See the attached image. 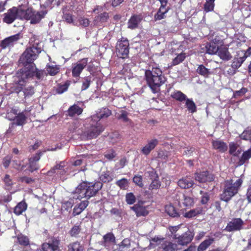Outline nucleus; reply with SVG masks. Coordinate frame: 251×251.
Listing matches in <instances>:
<instances>
[{
	"label": "nucleus",
	"mask_w": 251,
	"mask_h": 251,
	"mask_svg": "<svg viewBox=\"0 0 251 251\" xmlns=\"http://www.w3.org/2000/svg\"><path fill=\"white\" fill-rule=\"evenodd\" d=\"M145 76L148 85L153 93L156 92L166 80L162 71L158 67L146 70Z\"/></svg>",
	"instance_id": "obj_1"
},
{
	"label": "nucleus",
	"mask_w": 251,
	"mask_h": 251,
	"mask_svg": "<svg viewBox=\"0 0 251 251\" xmlns=\"http://www.w3.org/2000/svg\"><path fill=\"white\" fill-rule=\"evenodd\" d=\"M102 184L100 182L95 183L83 182L75 189L73 198L81 200L83 198L89 199L95 196L101 188Z\"/></svg>",
	"instance_id": "obj_2"
},
{
	"label": "nucleus",
	"mask_w": 251,
	"mask_h": 251,
	"mask_svg": "<svg viewBox=\"0 0 251 251\" xmlns=\"http://www.w3.org/2000/svg\"><path fill=\"white\" fill-rule=\"evenodd\" d=\"M17 75L24 81L29 78L42 81L47 76L45 71L37 68L35 64L22 68L18 71Z\"/></svg>",
	"instance_id": "obj_3"
},
{
	"label": "nucleus",
	"mask_w": 251,
	"mask_h": 251,
	"mask_svg": "<svg viewBox=\"0 0 251 251\" xmlns=\"http://www.w3.org/2000/svg\"><path fill=\"white\" fill-rule=\"evenodd\" d=\"M111 114L110 111H99L91 116L92 123L88 131L90 138H95L103 130L102 126L98 122L101 118H106Z\"/></svg>",
	"instance_id": "obj_4"
},
{
	"label": "nucleus",
	"mask_w": 251,
	"mask_h": 251,
	"mask_svg": "<svg viewBox=\"0 0 251 251\" xmlns=\"http://www.w3.org/2000/svg\"><path fill=\"white\" fill-rule=\"evenodd\" d=\"M243 183V180L238 178L236 180L229 179L225 181L224 190L221 195L222 201L227 202L236 194Z\"/></svg>",
	"instance_id": "obj_5"
},
{
	"label": "nucleus",
	"mask_w": 251,
	"mask_h": 251,
	"mask_svg": "<svg viewBox=\"0 0 251 251\" xmlns=\"http://www.w3.org/2000/svg\"><path fill=\"white\" fill-rule=\"evenodd\" d=\"M42 51L41 48L32 46L27 48L21 56L19 62L23 65V67L28 66L29 65H33V62L35 60L40 53Z\"/></svg>",
	"instance_id": "obj_6"
},
{
	"label": "nucleus",
	"mask_w": 251,
	"mask_h": 251,
	"mask_svg": "<svg viewBox=\"0 0 251 251\" xmlns=\"http://www.w3.org/2000/svg\"><path fill=\"white\" fill-rule=\"evenodd\" d=\"M3 15V22L9 25L16 19L23 20L24 9L21 6H13L9 9Z\"/></svg>",
	"instance_id": "obj_7"
},
{
	"label": "nucleus",
	"mask_w": 251,
	"mask_h": 251,
	"mask_svg": "<svg viewBox=\"0 0 251 251\" xmlns=\"http://www.w3.org/2000/svg\"><path fill=\"white\" fill-rule=\"evenodd\" d=\"M47 10L37 11L31 7L24 9L23 20H30V24H36L40 22L47 14Z\"/></svg>",
	"instance_id": "obj_8"
},
{
	"label": "nucleus",
	"mask_w": 251,
	"mask_h": 251,
	"mask_svg": "<svg viewBox=\"0 0 251 251\" xmlns=\"http://www.w3.org/2000/svg\"><path fill=\"white\" fill-rule=\"evenodd\" d=\"M129 43L128 40L124 37L119 39L116 45V53L120 58L125 59L128 57Z\"/></svg>",
	"instance_id": "obj_9"
},
{
	"label": "nucleus",
	"mask_w": 251,
	"mask_h": 251,
	"mask_svg": "<svg viewBox=\"0 0 251 251\" xmlns=\"http://www.w3.org/2000/svg\"><path fill=\"white\" fill-rule=\"evenodd\" d=\"M88 58H83L73 65L72 70V76L74 77H79L83 69L87 66Z\"/></svg>",
	"instance_id": "obj_10"
},
{
	"label": "nucleus",
	"mask_w": 251,
	"mask_h": 251,
	"mask_svg": "<svg viewBox=\"0 0 251 251\" xmlns=\"http://www.w3.org/2000/svg\"><path fill=\"white\" fill-rule=\"evenodd\" d=\"M20 38L19 33L5 38L0 42V47L2 49L12 48L17 43Z\"/></svg>",
	"instance_id": "obj_11"
},
{
	"label": "nucleus",
	"mask_w": 251,
	"mask_h": 251,
	"mask_svg": "<svg viewBox=\"0 0 251 251\" xmlns=\"http://www.w3.org/2000/svg\"><path fill=\"white\" fill-rule=\"evenodd\" d=\"M187 231H185L184 233L182 234L181 235H178L176 238V241L179 245L184 246L186 245L191 242L192 240L194 233L188 229ZM182 231H184V230Z\"/></svg>",
	"instance_id": "obj_12"
},
{
	"label": "nucleus",
	"mask_w": 251,
	"mask_h": 251,
	"mask_svg": "<svg viewBox=\"0 0 251 251\" xmlns=\"http://www.w3.org/2000/svg\"><path fill=\"white\" fill-rule=\"evenodd\" d=\"M244 225L243 221L240 218H235L229 222L225 230L228 232L240 230L243 228Z\"/></svg>",
	"instance_id": "obj_13"
},
{
	"label": "nucleus",
	"mask_w": 251,
	"mask_h": 251,
	"mask_svg": "<svg viewBox=\"0 0 251 251\" xmlns=\"http://www.w3.org/2000/svg\"><path fill=\"white\" fill-rule=\"evenodd\" d=\"M196 180L200 183H205L214 180V177L213 175L208 172L197 173L195 175Z\"/></svg>",
	"instance_id": "obj_14"
},
{
	"label": "nucleus",
	"mask_w": 251,
	"mask_h": 251,
	"mask_svg": "<svg viewBox=\"0 0 251 251\" xmlns=\"http://www.w3.org/2000/svg\"><path fill=\"white\" fill-rule=\"evenodd\" d=\"M178 204L181 206H190L193 204L194 201L192 198L185 196L182 193H179L176 197Z\"/></svg>",
	"instance_id": "obj_15"
},
{
	"label": "nucleus",
	"mask_w": 251,
	"mask_h": 251,
	"mask_svg": "<svg viewBox=\"0 0 251 251\" xmlns=\"http://www.w3.org/2000/svg\"><path fill=\"white\" fill-rule=\"evenodd\" d=\"M142 20V16L141 15L134 14L131 16L127 23L128 28L131 29L136 28Z\"/></svg>",
	"instance_id": "obj_16"
},
{
	"label": "nucleus",
	"mask_w": 251,
	"mask_h": 251,
	"mask_svg": "<svg viewBox=\"0 0 251 251\" xmlns=\"http://www.w3.org/2000/svg\"><path fill=\"white\" fill-rule=\"evenodd\" d=\"M158 141L156 139H152L148 141V144L142 150V153L145 155L149 154L158 144Z\"/></svg>",
	"instance_id": "obj_17"
},
{
	"label": "nucleus",
	"mask_w": 251,
	"mask_h": 251,
	"mask_svg": "<svg viewBox=\"0 0 251 251\" xmlns=\"http://www.w3.org/2000/svg\"><path fill=\"white\" fill-rule=\"evenodd\" d=\"M177 184L181 188L188 189L193 186L194 181L190 176H187L179 179Z\"/></svg>",
	"instance_id": "obj_18"
},
{
	"label": "nucleus",
	"mask_w": 251,
	"mask_h": 251,
	"mask_svg": "<svg viewBox=\"0 0 251 251\" xmlns=\"http://www.w3.org/2000/svg\"><path fill=\"white\" fill-rule=\"evenodd\" d=\"M217 53L218 55L223 60L228 61L232 58V56L229 52L228 48L226 47H220Z\"/></svg>",
	"instance_id": "obj_19"
},
{
	"label": "nucleus",
	"mask_w": 251,
	"mask_h": 251,
	"mask_svg": "<svg viewBox=\"0 0 251 251\" xmlns=\"http://www.w3.org/2000/svg\"><path fill=\"white\" fill-rule=\"evenodd\" d=\"M58 241L52 240L51 242L45 243L42 245V250L44 251H55L58 249Z\"/></svg>",
	"instance_id": "obj_20"
},
{
	"label": "nucleus",
	"mask_w": 251,
	"mask_h": 251,
	"mask_svg": "<svg viewBox=\"0 0 251 251\" xmlns=\"http://www.w3.org/2000/svg\"><path fill=\"white\" fill-rule=\"evenodd\" d=\"M130 208L135 212L137 217L146 216L149 214L146 208L140 204H135Z\"/></svg>",
	"instance_id": "obj_21"
},
{
	"label": "nucleus",
	"mask_w": 251,
	"mask_h": 251,
	"mask_svg": "<svg viewBox=\"0 0 251 251\" xmlns=\"http://www.w3.org/2000/svg\"><path fill=\"white\" fill-rule=\"evenodd\" d=\"M40 158V154H36L34 156L29 159V167L30 171L32 172L39 168V166L37 164V161Z\"/></svg>",
	"instance_id": "obj_22"
},
{
	"label": "nucleus",
	"mask_w": 251,
	"mask_h": 251,
	"mask_svg": "<svg viewBox=\"0 0 251 251\" xmlns=\"http://www.w3.org/2000/svg\"><path fill=\"white\" fill-rule=\"evenodd\" d=\"M203 210L202 208L201 207H197L195 209H191L189 211L184 212L183 216L187 218H192L199 215L202 214Z\"/></svg>",
	"instance_id": "obj_23"
},
{
	"label": "nucleus",
	"mask_w": 251,
	"mask_h": 251,
	"mask_svg": "<svg viewBox=\"0 0 251 251\" xmlns=\"http://www.w3.org/2000/svg\"><path fill=\"white\" fill-rule=\"evenodd\" d=\"M212 146L215 150L221 152H224L227 149V146L226 143L221 140H216L212 141Z\"/></svg>",
	"instance_id": "obj_24"
},
{
	"label": "nucleus",
	"mask_w": 251,
	"mask_h": 251,
	"mask_svg": "<svg viewBox=\"0 0 251 251\" xmlns=\"http://www.w3.org/2000/svg\"><path fill=\"white\" fill-rule=\"evenodd\" d=\"M239 55L240 54H238L237 55V57H235L234 58L231 64V67L236 70H237L241 66L242 63L246 59V56L245 55Z\"/></svg>",
	"instance_id": "obj_25"
},
{
	"label": "nucleus",
	"mask_w": 251,
	"mask_h": 251,
	"mask_svg": "<svg viewBox=\"0 0 251 251\" xmlns=\"http://www.w3.org/2000/svg\"><path fill=\"white\" fill-rule=\"evenodd\" d=\"M65 167V163L64 162H61L59 164H57L52 169L48 172L49 175L52 173H56L62 176L65 174L66 171L64 168Z\"/></svg>",
	"instance_id": "obj_26"
},
{
	"label": "nucleus",
	"mask_w": 251,
	"mask_h": 251,
	"mask_svg": "<svg viewBox=\"0 0 251 251\" xmlns=\"http://www.w3.org/2000/svg\"><path fill=\"white\" fill-rule=\"evenodd\" d=\"M206 53L209 54H214L217 53L219 49V46L215 42L207 43L205 46Z\"/></svg>",
	"instance_id": "obj_27"
},
{
	"label": "nucleus",
	"mask_w": 251,
	"mask_h": 251,
	"mask_svg": "<svg viewBox=\"0 0 251 251\" xmlns=\"http://www.w3.org/2000/svg\"><path fill=\"white\" fill-rule=\"evenodd\" d=\"M88 201H82L78 205H76L73 210V215L74 216L80 214L88 206Z\"/></svg>",
	"instance_id": "obj_28"
},
{
	"label": "nucleus",
	"mask_w": 251,
	"mask_h": 251,
	"mask_svg": "<svg viewBox=\"0 0 251 251\" xmlns=\"http://www.w3.org/2000/svg\"><path fill=\"white\" fill-rule=\"evenodd\" d=\"M171 97L179 102L183 101L187 98V96L179 90H175L171 93Z\"/></svg>",
	"instance_id": "obj_29"
},
{
	"label": "nucleus",
	"mask_w": 251,
	"mask_h": 251,
	"mask_svg": "<svg viewBox=\"0 0 251 251\" xmlns=\"http://www.w3.org/2000/svg\"><path fill=\"white\" fill-rule=\"evenodd\" d=\"M71 84L70 80L66 81L63 84H58L55 89V92L58 94H62L67 91Z\"/></svg>",
	"instance_id": "obj_30"
},
{
	"label": "nucleus",
	"mask_w": 251,
	"mask_h": 251,
	"mask_svg": "<svg viewBox=\"0 0 251 251\" xmlns=\"http://www.w3.org/2000/svg\"><path fill=\"white\" fill-rule=\"evenodd\" d=\"M46 69L48 72V74H49L51 76H54L57 75L60 70V67L58 65H50L48 64L46 65Z\"/></svg>",
	"instance_id": "obj_31"
},
{
	"label": "nucleus",
	"mask_w": 251,
	"mask_h": 251,
	"mask_svg": "<svg viewBox=\"0 0 251 251\" xmlns=\"http://www.w3.org/2000/svg\"><path fill=\"white\" fill-rule=\"evenodd\" d=\"M108 19V13L104 12L95 17L94 22L95 24L98 25L100 23H102L106 22Z\"/></svg>",
	"instance_id": "obj_32"
},
{
	"label": "nucleus",
	"mask_w": 251,
	"mask_h": 251,
	"mask_svg": "<svg viewBox=\"0 0 251 251\" xmlns=\"http://www.w3.org/2000/svg\"><path fill=\"white\" fill-rule=\"evenodd\" d=\"M196 72L200 75L203 76L204 77H208L210 74L209 69L206 68L203 65L201 64L198 66Z\"/></svg>",
	"instance_id": "obj_33"
},
{
	"label": "nucleus",
	"mask_w": 251,
	"mask_h": 251,
	"mask_svg": "<svg viewBox=\"0 0 251 251\" xmlns=\"http://www.w3.org/2000/svg\"><path fill=\"white\" fill-rule=\"evenodd\" d=\"M103 242L104 245L106 247L113 244L115 240L114 235L112 233H108L103 236Z\"/></svg>",
	"instance_id": "obj_34"
},
{
	"label": "nucleus",
	"mask_w": 251,
	"mask_h": 251,
	"mask_svg": "<svg viewBox=\"0 0 251 251\" xmlns=\"http://www.w3.org/2000/svg\"><path fill=\"white\" fill-rule=\"evenodd\" d=\"M169 8H161L159 7L156 14L154 16L155 21L161 20L165 18V14L168 12Z\"/></svg>",
	"instance_id": "obj_35"
},
{
	"label": "nucleus",
	"mask_w": 251,
	"mask_h": 251,
	"mask_svg": "<svg viewBox=\"0 0 251 251\" xmlns=\"http://www.w3.org/2000/svg\"><path fill=\"white\" fill-rule=\"evenodd\" d=\"M177 245L171 242H165L162 245V251H175L177 249Z\"/></svg>",
	"instance_id": "obj_36"
},
{
	"label": "nucleus",
	"mask_w": 251,
	"mask_h": 251,
	"mask_svg": "<svg viewBox=\"0 0 251 251\" xmlns=\"http://www.w3.org/2000/svg\"><path fill=\"white\" fill-rule=\"evenodd\" d=\"M27 208V204L25 202L21 201L19 202L15 207L14 213L16 215H20Z\"/></svg>",
	"instance_id": "obj_37"
},
{
	"label": "nucleus",
	"mask_w": 251,
	"mask_h": 251,
	"mask_svg": "<svg viewBox=\"0 0 251 251\" xmlns=\"http://www.w3.org/2000/svg\"><path fill=\"white\" fill-rule=\"evenodd\" d=\"M214 241L213 238H209L201 242L198 248V251L205 250Z\"/></svg>",
	"instance_id": "obj_38"
},
{
	"label": "nucleus",
	"mask_w": 251,
	"mask_h": 251,
	"mask_svg": "<svg viewBox=\"0 0 251 251\" xmlns=\"http://www.w3.org/2000/svg\"><path fill=\"white\" fill-rule=\"evenodd\" d=\"M250 158H251V149H249L248 151L244 152L242 156L240 158L239 164L242 165L247 161Z\"/></svg>",
	"instance_id": "obj_39"
},
{
	"label": "nucleus",
	"mask_w": 251,
	"mask_h": 251,
	"mask_svg": "<svg viewBox=\"0 0 251 251\" xmlns=\"http://www.w3.org/2000/svg\"><path fill=\"white\" fill-rule=\"evenodd\" d=\"M185 107L187 109V110H196V104L193 101L192 99L187 98L185 100Z\"/></svg>",
	"instance_id": "obj_40"
},
{
	"label": "nucleus",
	"mask_w": 251,
	"mask_h": 251,
	"mask_svg": "<svg viewBox=\"0 0 251 251\" xmlns=\"http://www.w3.org/2000/svg\"><path fill=\"white\" fill-rule=\"evenodd\" d=\"M165 212L170 216L177 217L178 215L175 207L172 205H167L165 206Z\"/></svg>",
	"instance_id": "obj_41"
},
{
	"label": "nucleus",
	"mask_w": 251,
	"mask_h": 251,
	"mask_svg": "<svg viewBox=\"0 0 251 251\" xmlns=\"http://www.w3.org/2000/svg\"><path fill=\"white\" fill-rule=\"evenodd\" d=\"M25 98L31 97L34 94V88L32 86H28L23 89Z\"/></svg>",
	"instance_id": "obj_42"
},
{
	"label": "nucleus",
	"mask_w": 251,
	"mask_h": 251,
	"mask_svg": "<svg viewBox=\"0 0 251 251\" xmlns=\"http://www.w3.org/2000/svg\"><path fill=\"white\" fill-rule=\"evenodd\" d=\"M215 7L214 2L209 1L206 0L205 2L203 4V9L204 12L208 13L212 11Z\"/></svg>",
	"instance_id": "obj_43"
},
{
	"label": "nucleus",
	"mask_w": 251,
	"mask_h": 251,
	"mask_svg": "<svg viewBox=\"0 0 251 251\" xmlns=\"http://www.w3.org/2000/svg\"><path fill=\"white\" fill-rule=\"evenodd\" d=\"M163 239L162 238H160L158 237H154L152 238L150 240V248H153L156 246L161 244L163 242Z\"/></svg>",
	"instance_id": "obj_44"
},
{
	"label": "nucleus",
	"mask_w": 251,
	"mask_h": 251,
	"mask_svg": "<svg viewBox=\"0 0 251 251\" xmlns=\"http://www.w3.org/2000/svg\"><path fill=\"white\" fill-rule=\"evenodd\" d=\"M182 226L181 225H179L174 226H170L169 227V231L171 232V237L173 239H176V238L178 236L176 233V232L181 229Z\"/></svg>",
	"instance_id": "obj_45"
},
{
	"label": "nucleus",
	"mask_w": 251,
	"mask_h": 251,
	"mask_svg": "<svg viewBox=\"0 0 251 251\" xmlns=\"http://www.w3.org/2000/svg\"><path fill=\"white\" fill-rule=\"evenodd\" d=\"M240 137L245 140H251V127L247 128L241 134Z\"/></svg>",
	"instance_id": "obj_46"
},
{
	"label": "nucleus",
	"mask_w": 251,
	"mask_h": 251,
	"mask_svg": "<svg viewBox=\"0 0 251 251\" xmlns=\"http://www.w3.org/2000/svg\"><path fill=\"white\" fill-rule=\"evenodd\" d=\"M73 17L74 16L70 12H64L62 16V19L64 21L66 22L68 24H74Z\"/></svg>",
	"instance_id": "obj_47"
},
{
	"label": "nucleus",
	"mask_w": 251,
	"mask_h": 251,
	"mask_svg": "<svg viewBox=\"0 0 251 251\" xmlns=\"http://www.w3.org/2000/svg\"><path fill=\"white\" fill-rule=\"evenodd\" d=\"M130 245V241L129 239L126 238L123 240V241L119 245L120 251H124L127 249H128Z\"/></svg>",
	"instance_id": "obj_48"
},
{
	"label": "nucleus",
	"mask_w": 251,
	"mask_h": 251,
	"mask_svg": "<svg viewBox=\"0 0 251 251\" xmlns=\"http://www.w3.org/2000/svg\"><path fill=\"white\" fill-rule=\"evenodd\" d=\"M186 56L185 53H180L178 54L172 61V64L173 65H176L181 63L185 59Z\"/></svg>",
	"instance_id": "obj_49"
},
{
	"label": "nucleus",
	"mask_w": 251,
	"mask_h": 251,
	"mask_svg": "<svg viewBox=\"0 0 251 251\" xmlns=\"http://www.w3.org/2000/svg\"><path fill=\"white\" fill-rule=\"evenodd\" d=\"M91 82V77L90 76H85L83 78L81 90H85L89 88Z\"/></svg>",
	"instance_id": "obj_50"
},
{
	"label": "nucleus",
	"mask_w": 251,
	"mask_h": 251,
	"mask_svg": "<svg viewBox=\"0 0 251 251\" xmlns=\"http://www.w3.org/2000/svg\"><path fill=\"white\" fill-rule=\"evenodd\" d=\"M116 184L119 186L121 189L126 190L128 187V182L127 179L122 178L117 181Z\"/></svg>",
	"instance_id": "obj_51"
},
{
	"label": "nucleus",
	"mask_w": 251,
	"mask_h": 251,
	"mask_svg": "<svg viewBox=\"0 0 251 251\" xmlns=\"http://www.w3.org/2000/svg\"><path fill=\"white\" fill-rule=\"evenodd\" d=\"M17 240L19 243L23 246H26L29 244L28 238L22 234H20L17 236Z\"/></svg>",
	"instance_id": "obj_52"
},
{
	"label": "nucleus",
	"mask_w": 251,
	"mask_h": 251,
	"mask_svg": "<svg viewBox=\"0 0 251 251\" xmlns=\"http://www.w3.org/2000/svg\"><path fill=\"white\" fill-rule=\"evenodd\" d=\"M25 116L23 113L19 114L17 113L15 121H16L17 125L20 126L22 125L25 123Z\"/></svg>",
	"instance_id": "obj_53"
},
{
	"label": "nucleus",
	"mask_w": 251,
	"mask_h": 251,
	"mask_svg": "<svg viewBox=\"0 0 251 251\" xmlns=\"http://www.w3.org/2000/svg\"><path fill=\"white\" fill-rule=\"evenodd\" d=\"M69 250L72 251H83V247L78 242H75L70 244L69 246Z\"/></svg>",
	"instance_id": "obj_54"
},
{
	"label": "nucleus",
	"mask_w": 251,
	"mask_h": 251,
	"mask_svg": "<svg viewBox=\"0 0 251 251\" xmlns=\"http://www.w3.org/2000/svg\"><path fill=\"white\" fill-rule=\"evenodd\" d=\"M100 179L104 182H109L112 180V177L110 176L109 172H103L100 176Z\"/></svg>",
	"instance_id": "obj_55"
},
{
	"label": "nucleus",
	"mask_w": 251,
	"mask_h": 251,
	"mask_svg": "<svg viewBox=\"0 0 251 251\" xmlns=\"http://www.w3.org/2000/svg\"><path fill=\"white\" fill-rule=\"evenodd\" d=\"M248 91V88L242 87L240 90L233 92V97L237 98L243 96Z\"/></svg>",
	"instance_id": "obj_56"
},
{
	"label": "nucleus",
	"mask_w": 251,
	"mask_h": 251,
	"mask_svg": "<svg viewBox=\"0 0 251 251\" xmlns=\"http://www.w3.org/2000/svg\"><path fill=\"white\" fill-rule=\"evenodd\" d=\"M126 200L128 204H132L135 202L136 198L132 193H129L126 195Z\"/></svg>",
	"instance_id": "obj_57"
},
{
	"label": "nucleus",
	"mask_w": 251,
	"mask_h": 251,
	"mask_svg": "<svg viewBox=\"0 0 251 251\" xmlns=\"http://www.w3.org/2000/svg\"><path fill=\"white\" fill-rule=\"evenodd\" d=\"M78 21L79 25L84 27H88L90 23L89 20L84 17H80Z\"/></svg>",
	"instance_id": "obj_58"
},
{
	"label": "nucleus",
	"mask_w": 251,
	"mask_h": 251,
	"mask_svg": "<svg viewBox=\"0 0 251 251\" xmlns=\"http://www.w3.org/2000/svg\"><path fill=\"white\" fill-rule=\"evenodd\" d=\"M133 181L135 184L141 188H142L144 186V184L142 182V177L141 176L135 175L133 178Z\"/></svg>",
	"instance_id": "obj_59"
},
{
	"label": "nucleus",
	"mask_w": 251,
	"mask_h": 251,
	"mask_svg": "<svg viewBox=\"0 0 251 251\" xmlns=\"http://www.w3.org/2000/svg\"><path fill=\"white\" fill-rule=\"evenodd\" d=\"M160 186V181L156 178L152 179L151 184L149 186V189H157Z\"/></svg>",
	"instance_id": "obj_60"
},
{
	"label": "nucleus",
	"mask_w": 251,
	"mask_h": 251,
	"mask_svg": "<svg viewBox=\"0 0 251 251\" xmlns=\"http://www.w3.org/2000/svg\"><path fill=\"white\" fill-rule=\"evenodd\" d=\"M120 101L123 102H125V100L124 99L119 97L115 98L113 100V103L114 105L119 109L123 108V105L119 103Z\"/></svg>",
	"instance_id": "obj_61"
},
{
	"label": "nucleus",
	"mask_w": 251,
	"mask_h": 251,
	"mask_svg": "<svg viewBox=\"0 0 251 251\" xmlns=\"http://www.w3.org/2000/svg\"><path fill=\"white\" fill-rule=\"evenodd\" d=\"M83 103L82 102L77 101L76 103H75L69 107L68 110H83L82 106Z\"/></svg>",
	"instance_id": "obj_62"
},
{
	"label": "nucleus",
	"mask_w": 251,
	"mask_h": 251,
	"mask_svg": "<svg viewBox=\"0 0 251 251\" xmlns=\"http://www.w3.org/2000/svg\"><path fill=\"white\" fill-rule=\"evenodd\" d=\"M17 111H8L6 114V118L9 120H15Z\"/></svg>",
	"instance_id": "obj_63"
},
{
	"label": "nucleus",
	"mask_w": 251,
	"mask_h": 251,
	"mask_svg": "<svg viewBox=\"0 0 251 251\" xmlns=\"http://www.w3.org/2000/svg\"><path fill=\"white\" fill-rule=\"evenodd\" d=\"M200 193L202 195L201 203L202 204H206L209 200L208 194L207 193H203L202 191H201Z\"/></svg>",
	"instance_id": "obj_64"
}]
</instances>
